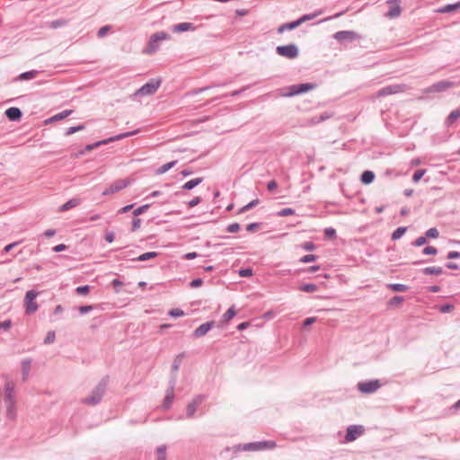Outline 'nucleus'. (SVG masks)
<instances>
[{
	"instance_id": "c03bdc74",
	"label": "nucleus",
	"mask_w": 460,
	"mask_h": 460,
	"mask_svg": "<svg viewBox=\"0 0 460 460\" xmlns=\"http://www.w3.org/2000/svg\"><path fill=\"white\" fill-rule=\"evenodd\" d=\"M427 238L436 239L439 236V232L436 227H431L425 232Z\"/></svg>"
},
{
	"instance_id": "5701e85b",
	"label": "nucleus",
	"mask_w": 460,
	"mask_h": 460,
	"mask_svg": "<svg viewBox=\"0 0 460 460\" xmlns=\"http://www.w3.org/2000/svg\"><path fill=\"white\" fill-rule=\"evenodd\" d=\"M458 9H460V1L454 4H446L442 7L438 8L435 12L438 13H447L456 11Z\"/></svg>"
},
{
	"instance_id": "8fccbe9b",
	"label": "nucleus",
	"mask_w": 460,
	"mask_h": 460,
	"mask_svg": "<svg viewBox=\"0 0 460 460\" xmlns=\"http://www.w3.org/2000/svg\"><path fill=\"white\" fill-rule=\"evenodd\" d=\"M425 172H426L425 169H419V170L415 171L412 175V181L418 182L423 177Z\"/></svg>"
},
{
	"instance_id": "5fc2aeb1",
	"label": "nucleus",
	"mask_w": 460,
	"mask_h": 460,
	"mask_svg": "<svg viewBox=\"0 0 460 460\" xmlns=\"http://www.w3.org/2000/svg\"><path fill=\"white\" fill-rule=\"evenodd\" d=\"M171 317H181L184 315V312L180 308H172L168 312Z\"/></svg>"
},
{
	"instance_id": "052dcab7",
	"label": "nucleus",
	"mask_w": 460,
	"mask_h": 460,
	"mask_svg": "<svg viewBox=\"0 0 460 460\" xmlns=\"http://www.w3.org/2000/svg\"><path fill=\"white\" fill-rule=\"evenodd\" d=\"M183 357V354L178 355L175 359L173 360V363L172 365V370L177 371L179 369L180 364L181 362V358Z\"/></svg>"
},
{
	"instance_id": "69168bd1",
	"label": "nucleus",
	"mask_w": 460,
	"mask_h": 460,
	"mask_svg": "<svg viewBox=\"0 0 460 460\" xmlns=\"http://www.w3.org/2000/svg\"><path fill=\"white\" fill-rule=\"evenodd\" d=\"M111 285L115 290L116 293H119V288L120 287L123 286V282L120 281L119 279H114L112 281H111Z\"/></svg>"
},
{
	"instance_id": "6ab92c4d",
	"label": "nucleus",
	"mask_w": 460,
	"mask_h": 460,
	"mask_svg": "<svg viewBox=\"0 0 460 460\" xmlns=\"http://www.w3.org/2000/svg\"><path fill=\"white\" fill-rule=\"evenodd\" d=\"M4 114L10 121H19L22 117V111L17 107L8 108L4 111Z\"/></svg>"
},
{
	"instance_id": "20e7f679",
	"label": "nucleus",
	"mask_w": 460,
	"mask_h": 460,
	"mask_svg": "<svg viewBox=\"0 0 460 460\" xmlns=\"http://www.w3.org/2000/svg\"><path fill=\"white\" fill-rule=\"evenodd\" d=\"M38 295H39V292L34 289H31L26 292L24 300H23L24 307H25V314L31 315L38 310L39 305L35 301Z\"/></svg>"
},
{
	"instance_id": "f03ea898",
	"label": "nucleus",
	"mask_w": 460,
	"mask_h": 460,
	"mask_svg": "<svg viewBox=\"0 0 460 460\" xmlns=\"http://www.w3.org/2000/svg\"><path fill=\"white\" fill-rule=\"evenodd\" d=\"M138 132H139L138 129H136V130H133V131H128V132H125V133H121V134L111 137L103 139V140L97 141V142L93 143V144H88V145L85 146V147L83 150L79 151V155H84L86 152H90V151H92V150H93V149H95V148H97V147H99L101 146L107 145L109 143L117 141V140H120V139L131 137V136H135Z\"/></svg>"
},
{
	"instance_id": "680f3d73",
	"label": "nucleus",
	"mask_w": 460,
	"mask_h": 460,
	"mask_svg": "<svg viewBox=\"0 0 460 460\" xmlns=\"http://www.w3.org/2000/svg\"><path fill=\"white\" fill-rule=\"evenodd\" d=\"M402 301H404V297L403 296H394V297H392L389 301V305H392V306H394V305H399L400 303H402Z\"/></svg>"
},
{
	"instance_id": "4d7b16f0",
	"label": "nucleus",
	"mask_w": 460,
	"mask_h": 460,
	"mask_svg": "<svg viewBox=\"0 0 460 460\" xmlns=\"http://www.w3.org/2000/svg\"><path fill=\"white\" fill-rule=\"evenodd\" d=\"M295 214V210L291 208H285L277 213L279 217H288Z\"/></svg>"
},
{
	"instance_id": "09e8293b",
	"label": "nucleus",
	"mask_w": 460,
	"mask_h": 460,
	"mask_svg": "<svg viewBox=\"0 0 460 460\" xmlns=\"http://www.w3.org/2000/svg\"><path fill=\"white\" fill-rule=\"evenodd\" d=\"M91 287L88 285L79 286L75 288V292L79 296H85L89 293Z\"/></svg>"
},
{
	"instance_id": "13d9d810",
	"label": "nucleus",
	"mask_w": 460,
	"mask_h": 460,
	"mask_svg": "<svg viewBox=\"0 0 460 460\" xmlns=\"http://www.w3.org/2000/svg\"><path fill=\"white\" fill-rule=\"evenodd\" d=\"M111 29V25H105V26H102L99 29V31H97V36L99 38H103Z\"/></svg>"
},
{
	"instance_id": "7c9ffc66",
	"label": "nucleus",
	"mask_w": 460,
	"mask_h": 460,
	"mask_svg": "<svg viewBox=\"0 0 460 460\" xmlns=\"http://www.w3.org/2000/svg\"><path fill=\"white\" fill-rule=\"evenodd\" d=\"M31 361L29 358H25L22 361V374L23 381H25L28 377V375L31 370Z\"/></svg>"
},
{
	"instance_id": "412c9836",
	"label": "nucleus",
	"mask_w": 460,
	"mask_h": 460,
	"mask_svg": "<svg viewBox=\"0 0 460 460\" xmlns=\"http://www.w3.org/2000/svg\"><path fill=\"white\" fill-rule=\"evenodd\" d=\"M81 199L80 198H73L69 200H67L66 203H64L60 208L59 211L65 212L73 208H75L81 204Z\"/></svg>"
},
{
	"instance_id": "393cba45",
	"label": "nucleus",
	"mask_w": 460,
	"mask_h": 460,
	"mask_svg": "<svg viewBox=\"0 0 460 460\" xmlns=\"http://www.w3.org/2000/svg\"><path fill=\"white\" fill-rule=\"evenodd\" d=\"M376 175L373 171L365 170L360 175V181L363 184L368 185L374 181Z\"/></svg>"
},
{
	"instance_id": "774afa93",
	"label": "nucleus",
	"mask_w": 460,
	"mask_h": 460,
	"mask_svg": "<svg viewBox=\"0 0 460 460\" xmlns=\"http://www.w3.org/2000/svg\"><path fill=\"white\" fill-rule=\"evenodd\" d=\"M301 247L305 251H314L316 246L313 242L309 241L302 243Z\"/></svg>"
},
{
	"instance_id": "de8ad7c7",
	"label": "nucleus",
	"mask_w": 460,
	"mask_h": 460,
	"mask_svg": "<svg viewBox=\"0 0 460 460\" xmlns=\"http://www.w3.org/2000/svg\"><path fill=\"white\" fill-rule=\"evenodd\" d=\"M253 274V270L251 267L242 268L239 270V275L243 278L252 277Z\"/></svg>"
},
{
	"instance_id": "f3484780",
	"label": "nucleus",
	"mask_w": 460,
	"mask_h": 460,
	"mask_svg": "<svg viewBox=\"0 0 460 460\" xmlns=\"http://www.w3.org/2000/svg\"><path fill=\"white\" fill-rule=\"evenodd\" d=\"M400 0H389L387 4L389 5V10L386 13V16L389 18H396L401 14L402 9L399 4Z\"/></svg>"
},
{
	"instance_id": "bb28decb",
	"label": "nucleus",
	"mask_w": 460,
	"mask_h": 460,
	"mask_svg": "<svg viewBox=\"0 0 460 460\" xmlns=\"http://www.w3.org/2000/svg\"><path fill=\"white\" fill-rule=\"evenodd\" d=\"M38 74H39V71H37V70L26 71V72H23V73L20 74L18 75V77L16 78V80H19V81H29V80H31V79L35 78Z\"/></svg>"
},
{
	"instance_id": "58836bf2",
	"label": "nucleus",
	"mask_w": 460,
	"mask_h": 460,
	"mask_svg": "<svg viewBox=\"0 0 460 460\" xmlns=\"http://www.w3.org/2000/svg\"><path fill=\"white\" fill-rule=\"evenodd\" d=\"M454 308H455V305L453 304H448V303L437 305V309L442 314L450 313L451 311L454 310Z\"/></svg>"
},
{
	"instance_id": "a18cd8bd",
	"label": "nucleus",
	"mask_w": 460,
	"mask_h": 460,
	"mask_svg": "<svg viewBox=\"0 0 460 460\" xmlns=\"http://www.w3.org/2000/svg\"><path fill=\"white\" fill-rule=\"evenodd\" d=\"M150 204H144L140 207H138L137 208H136L134 211H133V215L135 217H138L142 214H144L145 212H146L148 210V208H150Z\"/></svg>"
},
{
	"instance_id": "f704fd0d",
	"label": "nucleus",
	"mask_w": 460,
	"mask_h": 460,
	"mask_svg": "<svg viewBox=\"0 0 460 460\" xmlns=\"http://www.w3.org/2000/svg\"><path fill=\"white\" fill-rule=\"evenodd\" d=\"M298 289L306 293H312L318 290V286L314 283H305L299 286Z\"/></svg>"
},
{
	"instance_id": "b1692460",
	"label": "nucleus",
	"mask_w": 460,
	"mask_h": 460,
	"mask_svg": "<svg viewBox=\"0 0 460 460\" xmlns=\"http://www.w3.org/2000/svg\"><path fill=\"white\" fill-rule=\"evenodd\" d=\"M299 26H300V25H299L298 21H297V19H296V20H295V21H292V22H286V23L281 24V25L278 28L277 31H278V33L281 34V33H283V32H284V31H292V30H295V29H296V28H297V27H299Z\"/></svg>"
},
{
	"instance_id": "603ef678",
	"label": "nucleus",
	"mask_w": 460,
	"mask_h": 460,
	"mask_svg": "<svg viewBox=\"0 0 460 460\" xmlns=\"http://www.w3.org/2000/svg\"><path fill=\"white\" fill-rule=\"evenodd\" d=\"M422 254L424 255H437L438 254V249L434 246H426L422 250Z\"/></svg>"
},
{
	"instance_id": "bf43d9fd",
	"label": "nucleus",
	"mask_w": 460,
	"mask_h": 460,
	"mask_svg": "<svg viewBox=\"0 0 460 460\" xmlns=\"http://www.w3.org/2000/svg\"><path fill=\"white\" fill-rule=\"evenodd\" d=\"M261 226V223H250L246 226V231L250 233H254L260 228Z\"/></svg>"
},
{
	"instance_id": "0e129e2a",
	"label": "nucleus",
	"mask_w": 460,
	"mask_h": 460,
	"mask_svg": "<svg viewBox=\"0 0 460 460\" xmlns=\"http://www.w3.org/2000/svg\"><path fill=\"white\" fill-rule=\"evenodd\" d=\"M239 230L240 225L238 223H232L226 227V231L229 233H237Z\"/></svg>"
},
{
	"instance_id": "4be33fe9",
	"label": "nucleus",
	"mask_w": 460,
	"mask_h": 460,
	"mask_svg": "<svg viewBox=\"0 0 460 460\" xmlns=\"http://www.w3.org/2000/svg\"><path fill=\"white\" fill-rule=\"evenodd\" d=\"M194 30H195V26L191 22H181V23L175 24L172 28V31L178 32V33L188 31H194Z\"/></svg>"
},
{
	"instance_id": "9b49d317",
	"label": "nucleus",
	"mask_w": 460,
	"mask_h": 460,
	"mask_svg": "<svg viewBox=\"0 0 460 460\" xmlns=\"http://www.w3.org/2000/svg\"><path fill=\"white\" fill-rule=\"evenodd\" d=\"M333 38L340 43L360 40L361 36L353 31H340L333 34Z\"/></svg>"
},
{
	"instance_id": "c756f323",
	"label": "nucleus",
	"mask_w": 460,
	"mask_h": 460,
	"mask_svg": "<svg viewBox=\"0 0 460 460\" xmlns=\"http://www.w3.org/2000/svg\"><path fill=\"white\" fill-rule=\"evenodd\" d=\"M421 272L424 275H441L443 273V269L441 267H427L421 270Z\"/></svg>"
},
{
	"instance_id": "4468645a",
	"label": "nucleus",
	"mask_w": 460,
	"mask_h": 460,
	"mask_svg": "<svg viewBox=\"0 0 460 460\" xmlns=\"http://www.w3.org/2000/svg\"><path fill=\"white\" fill-rule=\"evenodd\" d=\"M204 399H205V395L199 394L190 402L188 403L187 409H186L187 418L193 417L199 405L203 402Z\"/></svg>"
},
{
	"instance_id": "39448f33",
	"label": "nucleus",
	"mask_w": 460,
	"mask_h": 460,
	"mask_svg": "<svg viewBox=\"0 0 460 460\" xmlns=\"http://www.w3.org/2000/svg\"><path fill=\"white\" fill-rule=\"evenodd\" d=\"M316 84L312 83L293 84L288 87V92L282 93V96L292 97L295 95L305 93L311 90H314Z\"/></svg>"
},
{
	"instance_id": "c85d7f7f",
	"label": "nucleus",
	"mask_w": 460,
	"mask_h": 460,
	"mask_svg": "<svg viewBox=\"0 0 460 460\" xmlns=\"http://www.w3.org/2000/svg\"><path fill=\"white\" fill-rule=\"evenodd\" d=\"M15 398L14 395V385L11 382H6L4 385V399Z\"/></svg>"
},
{
	"instance_id": "338daca9",
	"label": "nucleus",
	"mask_w": 460,
	"mask_h": 460,
	"mask_svg": "<svg viewBox=\"0 0 460 460\" xmlns=\"http://www.w3.org/2000/svg\"><path fill=\"white\" fill-rule=\"evenodd\" d=\"M202 283H203V279L200 278H197V279H192L190 282V287L191 288H199L202 285Z\"/></svg>"
},
{
	"instance_id": "a878e982",
	"label": "nucleus",
	"mask_w": 460,
	"mask_h": 460,
	"mask_svg": "<svg viewBox=\"0 0 460 460\" xmlns=\"http://www.w3.org/2000/svg\"><path fill=\"white\" fill-rule=\"evenodd\" d=\"M202 181H203L202 177L191 179V180L186 181L181 186V189L184 190H190L194 189L195 187H197L199 184H200Z\"/></svg>"
},
{
	"instance_id": "f257e3e1",
	"label": "nucleus",
	"mask_w": 460,
	"mask_h": 460,
	"mask_svg": "<svg viewBox=\"0 0 460 460\" xmlns=\"http://www.w3.org/2000/svg\"><path fill=\"white\" fill-rule=\"evenodd\" d=\"M108 382V376L102 377L98 385L94 387L92 394L88 397L83 399V402L92 406L98 404L102 401V396L107 389Z\"/></svg>"
},
{
	"instance_id": "423d86ee",
	"label": "nucleus",
	"mask_w": 460,
	"mask_h": 460,
	"mask_svg": "<svg viewBox=\"0 0 460 460\" xmlns=\"http://www.w3.org/2000/svg\"><path fill=\"white\" fill-rule=\"evenodd\" d=\"M161 85L160 79H151L146 84H143L135 93V96H147L154 94Z\"/></svg>"
},
{
	"instance_id": "79ce46f5",
	"label": "nucleus",
	"mask_w": 460,
	"mask_h": 460,
	"mask_svg": "<svg viewBox=\"0 0 460 460\" xmlns=\"http://www.w3.org/2000/svg\"><path fill=\"white\" fill-rule=\"evenodd\" d=\"M324 238L327 240H333L336 238V230L333 227H327L323 231Z\"/></svg>"
},
{
	"instance_id": "e433bc0d",
	"label": "nucleus",
	"mask_w": 460,
	"mask_h": 460,
	"mask_svg": "<svg viewBox=\"0 0 460 460\" xmlns=\"http://www.w3.org/2000/svg\"><path fill=\"white\" fill-rule=\"evenodd\" d=\"M407 231V227L405 226H400L397 227L392 234V240L395 241L400 239Z\"/></svg>"
},
{
	"instance_id": "ea45409f",
	"label": "nucleus",
	"mask_w": 460,
	"mask_h": 460,
	"mask_svg": "<svg viewBox=\"0 0 460 460\" xmlns=\"http://www.w3.org/2000/svg\"><path fill=\"white\" fill-rule=\"evenodd\" d=\"M236 314V310L234 308V306H231L230 308H228V310L223 314V320L225 322H229L230 320H232Z\"/></svg>"
},
{
	"instance_id": "e2e57ef3",
	"label": "nucleus",
	"mask_w": 460,
	"mask_h": 460,
	"mask_svg": "<svg viewBox=\"0 0 460 460\" xmlns=\"http://www.w3.org/2000/svg\"><path fill=\"white\" fill-rule=\"evenodd\" d=\"M94 305H81L78 307V311L81 314H84L92 311Z\"/></svg>"
},
{
	"instance_id": "a19ab883",
	"label": "nucleus",
	"mask_w": 460,
	"mask_h": 460,
	"mask_svg": "<svg viewBox=\"0 0 460 460\" xmlns=\"http://www.w3.org/2000/svg\"><path fill=\"white\" fill-rule=\"evenodd\" d=\"M176 163H177V161H172V162H169V163H166V164H163L162 166H160L157 169V173L162 174V173L166 172L171 168H172L175 165Z\"/></svg>"
},
{
	"instance_id": "2eb2a0df",
	"label": "nucleus",
	"mask_w": 460,
	"mask_h": 460,
	"mask_svg": "<svg viewBox=\"0 0 460 460\" xmlns=\"http://www.w3.org/2000/svg\"><path fill=\"white\" fill-rule=\"evenodd\" d=\"M128 185V181L122 179L117 180L114 182H112L103 192L102 195H110L116 192H119V190L126 188Z\"/></svg>"
},
{
	"instance_id": "ddd939ff",
	"label": "nucleus",
	"mask_w": 460,
	"mask_h": 460,
	"mask_svg": "<svg viewBox=\"0 0 460 460\" xmlns=\"http://www.w3.org/2000/svg\"><path fill=\"white\" fill-rule=\"evenodd\" d=\"M405 86L403 84H391L385 86L378 90L376 96L378 98L388 96L391 94L398 93L404 91Z\"/></svg>"
},
{
	"instance_id": "cd10ccee",
	"label": "nucleus",
	"mask_w": 460,
	"mask_h": 460,
	"mask_svg": "<svg viewBox=\"0 0 460 460\" xmlns=\"http://www.w3.org/2000/svg\"><path fill=\"white\" fill-rule=\"evenodd\" d=\"M322 13H323V10L320 9V10L315 11L313 13L304 14V15H302L301 17H299L297 19L298 23H299V25H301L302 23H304V22H305L307 21H311V20L314 19L315 17H317L318 15H320Z\"/></svg>"
},
{
	"instance_id": "7ed1b4c3",
	"label": "nucleus",
	"mask_w": 460,
	"mask_h": 460,
	"mask_svg": "<svg viewBox=\"0 0 460 460\" xmlns=\"http://www.w3.org/2000/svg\"><path fill=\"white\" fill-rule=\"evenodd\" d=\"M169 38L170 35L165 31H158L156 33H154L150 37L147 45L143 50V52L148 55L155 53L160 47V42L164 40H168Z\"/></svg>"
},
{
	"instance_id": "0eeeda50",
	"label": "nucleus",
	"mask_w": 460,
	"mask_h": 460,
	"mask_svg": "<svg viewBox=\"0 0 460 460\" xmlns=\"http://www.w3.org/2000/svg\"><path fill=\"white\" fill-rule=\"evenodd\" d=\"M276 53L288 59H294L298 57L299 49L296 44L290 43L288 45L278 46L276 48Z\"/></svg>"
},
{
	"instance_id": "72a5a7b5",
	"label": "nucleus",
	"mask_w": 460,
	"mask_h": 460,
	"mask_svg": "<svg viewBox=\"0 0 460 460\" xmlns=\"http://www.w3.org/2000/svg\"><path fill=\"white\" fill-rule=\"evenodd\" d=\"M387 288L394 292H405L409 289V287L401 283H391L387 285Z\"/></svg>"
},
{
	"instance_id": "49530a36",
	"label": "nucleus",
	"mask_w": 460,
	"mask_h": 460,
	"mask_svg": "<svg viewBox=\"0 0 460 460\" xmlns=\"http://www.w3.org/2000/svg\"><path fill=\"white\" fill-rule=\"evenodd\" d=\"M157 460H166V447L160 446L157 447Z\"/></svg>"
},
{
	"instance_id": "aec40b11",
	"label": "nucleus",
	"mask_w": 460,
	"mask_h": 460,
	"mask_svg": "<svg viewBox=\"0 0 460 460\" xmlns=\"http://www.w3.org/2000/svg\"><path fill=\"white\" fill-rule=\"evenodd\" d=\"M170 384H171L170 387L167 390V394H166L165 398L164 400L163 406H164V409H169L170 408V406H171V404L172 402L173 397H174V395H173V389H174V385H175V380L174 379L171 380Z\"/></svg>"
},
{
	"instance_id": "6e6d98bb",
	"label": "nucleus",
	"mask_w": 460,
	"mask_h": 460,
	"mask_svg": "<svg viewBox=\"0 0 460 460\" xmlns=\"http://www.w3.org/2000/svg\"><path fill=\"white\" fill-rule=\"evenodd\" d=\"M56 338V333L54 331H49L45 339H44V344H50L53 343Z\"/></svg>"
},
{
	"instance_id": "f8f14e48",
	"label": "nucleus",
	"mask_w": 460,
	"mask_h": 460,
	"mask_svg": "<svg viewBox=\"0 0 460 460\" xmlns=\"http://www.w3.org/2000/svg\"><path fill=\"white\" fill-rule=\"evenodd\" d=\"M455 83L452 81L443 80L439 81L436 84H433L431 86L428 87L424 90L425 93H442L447 91V89L455 86Z\"/></svg>"
},
{
	"instance_id": "3c124183",
	"label": "nucleus",
	"mask_w": 460,
	"mask_h": 460,
	"mask_svg": "<svg viewBox=\"0 0 460 460\" xmlns=\"http://www.w3.org/2000/svg\"><path fill=\"white\" fill-rule=\"evenodd\" d=\"M317 256L314 254H306L300 258L299 261L302 263H309L316 261Z\"/></svg>"
},
{
	"instance_id": "473e14b6",
	"label": "nucleus",
	"mask_w": 460,
	"mask_h": 460,
	"mask_svg": "<svg viewBox=\"0 0 460 460\" xmlns=\"http://www.w3.org/2000/svg\"><path fill=\"white\" fill-rule=\"evenodd\" d=\"M459 118H460V110L456 109V110L452 111L449 113V115L447 116V118L446 119V125L447 127L451 126Z\"/></svg>"
},
{
	"instance_id": "9d476101",
	"label": "nucleus",
	"mask_w": 460,
	"mask_h": 460,
	"mask_svg": "<svg viewBox=\"0 0 460 460\" xmlns=\"http://www.w3.org/2000/svg\"><path fill=\"white\" fill-rule=\"evenodd\" d=\"M365 432V428L362 425H350L346 429V434L344 437L345 442H352L356 440L358 438L362 436Z\"/></svg>"
},
{
	"instance_id": "4c0bfd02",
	"label": "nucleus",
	"mask_w": 460,
	"mask_h": 460,
	"mask_svg": "<svg viewBox=\"0 0 460 460\" xmlns=\"http://www.w3.org/2000/svg\"><path fill=\"white\" fill-rule=\"evenodd\" d=\"M260 203V200L259 199H252V201H250L248 204H246L245 206L242 207L239 211H238V214H243L252 208H253L254 207H256L258 204Z\"/></svg>"
},
{
	"instance_id": "864d4df0",
	"label": "nucleus",
	"mask_w": 460,
	"mask_h": 460,
	"mask_svg": "<svg viewBox=\"0 0 460 460\" xmlns=\"http://www.w3.org/2000/svg\"><path fill=\"white\" fill-rule=\"evenodd\" d=\"M427 243H428V238L424 234V235L420 236L417 239H415V241L412 243V245L420 247V246L426 244Z\"/></svg>"
},
{
	"instance_id": "6e6552de",
	"label": "nucleus",
	"mask_w": 460,
	"mask_h": 460,
	"mask_svg": "<svg viewBox=\"0 0 460 460\" xmlns=\"http://www.w3.org/2000/svg\"><path fill=\"white\" fill-rule=\"evenodd\" d=\"M277 444L273 440H264L258 442H251L243 445V450L244 451H260L266 449H272L276 447Z\"/></svg>"
},
{
	"instance_id": "2f4dec72",
	"label": "nucleus",
	"mask_w": 460,
	"mask_h": 460,
	"mask_svg": "<svg viewBox=\"0 0 460 460\" xmlns=\"http://www.w3.org/2000/svg\"><path fill=\"white\" fill-rule=\"evenodd\" d=\"M72 112H73L72 110H65L54 116H52L48 120H46V122H52V121H58V120L64 119L66 117H68L70 114H72Z\"/></svg>"
},
{
	"instance_id": "1a4fd4ad",
	"label": "nucleus",
	"mask_w": 460,
	"mask_h": 460,
	"mask_svg": "<svg viewBox=\"0 0 460 460\" xmlns=\"http://www.w3.org/2000/svg\"><path fill=\"white\" fill-rule=\"evenodd\" d=\"M358 389L359 392L365 394L375 393L381 386V383L378 379L362 381L358 383Z\"/></svg>"
},
{
	"instance_id": "dca6fc26",
	"label": "nucleus",
	"mask_w": 460,
	"mask_h": 460,
	"mask_svg": "<svg viewBox=\"0 0 460 460\" xmlns=\"http://www.w3.org/2000/svg\"><path fill=\"white\" fill-rule=\"evenodd\" d=\"M215 326V321H208L199 325L192 333V337L197 339L206 335Z\"/></svg>"
},
{
	"instance_id": "37998d69",
	"label": "nucleus",
	"mask_w": 460,
	"mask_h": 460,
	"mask_svg": "<svg viewBox=\"0 0 460 460\" xmlns=\"http://www.w3.org/2000/svg\"><path fill=\"white\" fill-rule=\"evenodd\" d=\"M84 124H80V125H77V126H74V127H70L66 129L65 135L66 136H70L72 134H75L78 131H81L83 129H84Z\"/></svg>"
},
{
	"instance_id": "c9c22d12",
	"label": "nucleus",
	"mask_w": 460,
	"mask_h": 460,
	"mask_svg": "<svg viewBox=\"0 0 460 460\" xmlns=\"http://www.w3.org/2000/svg\"><path fill=\"white\" fill-rule=\"evenodd\" d=\"M157 256H158V252H145V253L139 255L137 259H135V261H146L150 259L156 258Z\"/></svg>"
},
{
	"instance_id": "a211bd4d",
	"label": "nucleus",
	"mask_w": 460,
	"mask_h": 460,
	"mask_svg": "<svg viewBox=\"0 0 460 460\" xmlns=\"http://www.w3.org/2000/svg\"><path fill=\"white\" fill-rule=\"evenodd\" d=\"M4 404L6 407V418L9 420H14L16 418V400L13 399H4Z\"/></svg>"
}]
</instances>
